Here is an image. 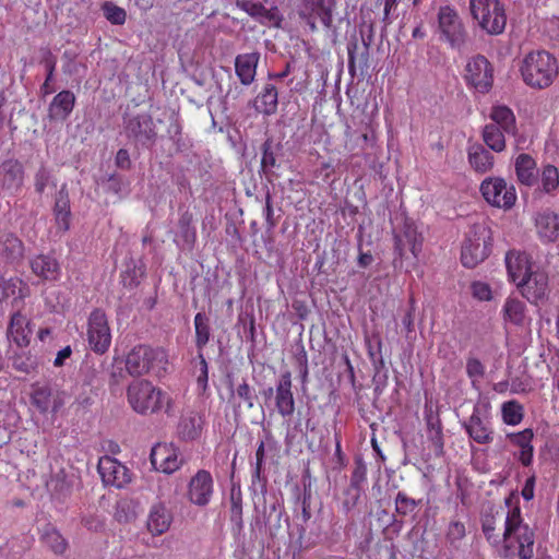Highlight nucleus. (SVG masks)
Masks as SVG:
<instances>
[{
  "instance_id": "1",
  "label": "nucleus",
  "mask_w": 559,
  "mask_h": 559,
  "mask_svg": "<svg viewBox=\"0 0 559 559\" xmlns=\"http://www.w3.org/2000/svg\"><path fill=\"white\" fill-rule=\"evenodd\" d=\"M481 531L503 557L533 558L534 532L523 523L519 507L488 506L481 513Z\"/></svg>"
},
{
  "instance_id": "2",
  "label": "nucleus",
  "mask_w": 559,
  "mask_h": 559,
  "mask_svg": "<svg viewBox=\"0 0 559 559\" xmlns=\"http://www.w3.org/2000/svg\"><path fill=\"white\" fill-rule=\"evenodd\" d=\"M127 400L130 407L140 415L168 413L171 399L162 389L147 380H134L127 388Z\"/></svg>"
},
{
  "instance_id": "3",
  "label": "nucleus",
  "mask_w": 559,
  "mask_h": 559,
  "mask_svg": "<svg viewBox=\"0 0 559 559\" xmlns=\"http://www.w3.org/2000/svg\"><path fill=\"white\" fill-rule=\"evenodd\" d=\"M522 79L532 88L549 87L559 73L557 59L546 50L527 53L520 67Z\"/></svg>"
},
{
  "instance_id": "4",
  "label": "nucleus",
  "mask_w": 559,
  "mask_h": 559,
  "mask_svg": "<svg viewBox=\"0 0 559 559\" xmlns=\"http://www.w3.org/2000/svg\"><path fill=\"white\" fill-rule=\"evenodd\" d=\"M166 357L164 352H120L114 357L112 378L122 371L130 376H142L152 372L156 377L166 371Z\"/></svg>"
},
{
  "instance_id": "5",
  "label": "nucleus",
  "mask_w": 559,
  "mask_h": 559,
  "mask_svg": "<svg viewBox=\"0 0 559 559\" xmlns=\"http://www.w3.org/2000/svg\"><path fill=\"white\" fill-rule=\"evenodd\" d=\"M492 230L486 222L474 223L465 234L461 247V263L474 269L491 253Z\"/></svg>"
},
{
  "instance_id": "6",
  "label": "nucleus",
  "mask_w": 559,
  "mask_h": 559,
  "mask_svg": "<svg viewBox=\"0 0 559 559\" xmlns=\"http://www.w3.org/2000/svg\"><path fill=\"white\" fill-rule=\"evenodd\" d=\"M469 7L473 17L488 34L499 35L504 31L507 15L499 0H471Z\"/></svg>"
},
{
  "instance_id": "7",
  "label": "nucleus",
  "mask_w": 559,
  "mask_h": 559,
  "mask_svg": "<svg viewBox=\"0 0 559 559\" xmlns=\"http://www.w3.org/2000/svg\"><path fill=\"white\" fill-rule=\"evenodd\" d=\"M479 191L488 204L504 211L512 209L518 199L514 186L501 177H487L481 181Z\"/></svg>"
},
{
  "instance_id": "8",
  "label": "nucleus",
  "mask_w": 559,
  "mask_h": 559,
  "mask_svg": "<svg viewBox=\"0 0 559 559\" xmlns=\"http://www.w3.org/2000/svg\"><path fill=\"white\" fill-rule=\"evenodd\" d=\"M335 9L336 0H300L297 12L310 31L316 32L318 21L321 22L324 28L330 29L333 26Z\"/></svg>"
},
{
  "instance_id": "9",
  "label": "nucleus",
  "mask_w": 559,
  "mask_h": 559,
  "mask_svg": "<svg viewBox=\"0 0 559 559\" xmlns=\"http://www.w3.org/2000/svg\"><path fill=\"white\" fill-rule=\"evenodd\" d=\"M438 28L441 39L451 48L460 49L466 40V32L457 12L450 5L440 7L438 12Z\"/></svg>"
},
{
  "instance_id": "10",
  "label": "nucleus",
  "mask_w": 559,
  "mask_h": 559,
  "mask_svg": "<svg viewBox=\"0 0 559 559\" xmlns=\"http://www.w3.org/2000/svg\"><path fill=\"white\" fill-rule=\"evenodd\" d=\"M464 79L476 92L486 94L493 84V67L485 56H474L465 66Z\"/></svg>"
},
{
  "instance_id": "11",
  "label": "nucleus",
  "mask_w": 559,
  "mask_h": 559,
  "mask_svg": "<svg viewBox=\"0 0 559 559\" xmlns=\"http://www.w3.org/2000/svg\"><path fill=\"white\" fill-rule=\"evenodd\" d=\"M87 341L92 349H108L111 333L108 319L103 309H94L87 319Z\"/></svg>"
},
{
  "instance_id": "12",
  "label": "nucleus",
  "mask_w": 559,
  "mask_h": 559,
  "mask_svg": "<svg viewBox=\"0 0 559 559\" xmlns=\"http://www.w3.org/2000/svg\"><path fill=\"white\" fill-rule=\"evenodd\" d=\"M98 473L105 485L123 488L131 481L129 468L111 456H103L98 461Z\"/></svg>"
},
{
  "instance_id": "13",
  "label": "nucleus",
  "mask_w": 559,
  "mask_h": 559,
  "mask_svg": "<svg viewBox=\"0 0 559 559\" xmlns=\"http://www.w3.org/2000/svg\"><path fill=\"white\" fill-rule=\"evenodd\" d=\"M183 460L177 448L168 443H157L151 451V463L155 469L171 474L179 469Z\"/></svg>"
},
{
  "instance_id": "14",
  "label": "nucleus",
  "mask_w": 559,
  "mask_h": 559,
  "mask_svg": "<svg viewBox=\"0 0 559 559\" xmlns=\"http://www.w3.org/2000/svg\"><path fill=\"white\" fill-rule=\"evenodd\" d=\"M213 495V478L210 472L200 469L190 479L188 485L187 497L189 501L195 506H206Z\"/></svg>"
},
{
  "instance_id": "15",
  "label": "nucleus",
  "mask_w": 559,
  "mask_h": 559,
  "mask_svg": "<svg viewBox=\"0 0 559 559\" xmlns=\"http://www.w3.org/2000/svg\"><path fill=\"white\" fill-rule=\"evenodd\" d=\"M126 133L142 144L154 143L157 136L155 123L151 115L140 114L126 121Z\"/></svg>"
},
{
  "instance_id": "16",
  "label": "nucleus",
  "mask_w": 559,
  "mask_h": 559,
  "mask_svg": "<svg viewBox=\"0 0 559 559\" xmlns=\"http://www.w3.org/2000/svg\"><path fill=\"white\" fill-rule=\"evenodd\" d=\"M23 182L24 168L17 159L10 158L0 164V190L13 195L21 190Z\"/></svg>"
},
{
  "instance_id": "17",
  "label": "nucleus",
  "mask_w": 559,
  "mask_h": 559,
  "mask_svg": "<svg viewBox=\"0 0 559 559\" xmlns=\"http://www.w3.org/2000/svg\"><path fill=\"white\" fill-rule=\"evenodd\" d=\"M12 313L8 328L9 341L17 347L23 348L28 346L31 341L29 322L22 313L24 307H12Z\"/></svg>"
},
{
  "instance_id": "18",
  "label": "nucleus",
  "mask_w": 559,
  "mask_h": 559,
  "mask_svg": "<svg viewBox=\"0 0 559 559\" xmlns=\"http://www.w3.org/2000/svg\"><path fill=\"white\" fill-rule=\"evenodd\" d=\"M506 266L509 278L519 286L535 264L526 252L513 249L506 254Z\"/></svg>"
},
{
  "instance_id": "19",
  "label": "nucleus",
  "mask_w": 559,
  "mask_h": 559,
  "mask_svg": "<svg viewBox=\"0 0 559 559\" xmlns=\"http://www.w3.org/2000/svg\"><path fill=\"white\" fill-rule=\"evenodd\" d=\"M32 273L43 281L56 282L61 276L59 261L52 254H37L29 261Z\"/></svg>"
},
{
  "instance_id": "20",
  "label": "nucleus",
  "mask_w": 559,
  "mask_h": 559,
  "mask_svg": "<svg viewBox=\"0 0 559 559\" xmlns=\"http://www.w3.org/2000/svg\"><path fill=\"white\" fill-rule=\"evenodd\" d=\"M423 237L412 224H405L401 233L394 235V249L400 258H403L406 250L414 257L421 251Z\"/></svg>"
},
{
  "instance_id": "21",
  "label": "nucleus",
  "mask_w": 559,
  "mask_h": 559,
  "mask_svg": "<svg viewBox=\"0 0 559 559\" xmlns=\"http://www.w3.org/2000/svg\"><path fill=\"white\" fill-rule=\"evenodd\" d=\"M542 242H555L559 239V216L550 210L538 212L534 219Z\"/></svg>"
},
{
  "instance_id": "22",
  "label": "nucleus",
  "mask_w": 559,
  "mask_h": 559,
  "mask_svg": "<svg viewBox=\"0 0 559 559\" xmlns=\"http://www.w3.org/2000/svg\"><path fill=\"white\" fill-rule=\"evenodd\" d=\"M528 299H540L548 289V275L538 266H534L524 281L518 286Z\"/></svg>"
},
{
  "instance_id": "23",
  "label": "nucleus",
  "mask_w": 559,
  "mask_h": 559,
  "mask_svg": "<svg viewBox=\"0 0 559 559\" xmlns=\"http://www.w3.org/2000/svg\"><path fill=\"white\" fill-rule=\"evenodd\" d=\"M25 254L23 241L13 233H4L0 236V259L8 264H20Z\"/></svg>"
},
{
  "instance_id": "24",
  "label": "nucleus",
  "mask_w": 559,
  "mask_h": 559,
  "mask_svg": "<svg viewBox=\"0 0 559 559\" xmlns=\"http://www.w3.org/2000/svg\"><path fill=\"white\" fill-rule=\"evenodd\" d=\"M76 97L69 90L60 91L55 95L48 106V117L50 120L64 121L71 115L75 106Z\"/></svg>"
},
{
  "instance_id": "25",
  "label": "nucleus",
  "mask_w": 559,
  "mask_h": 559,
  "mask_svg": "<svg viewBox=\"0 0 559 559\" xmlns=\"http://www.w3.org/2000/svg\"><path fill=\"white\" fill-rule=\"evenodd\" d=\"M276 408L278 413L284 416L293 415L295 411V401L292 392V378L289 372L281 376L276 385Z\"/></svg>"
},
{
  "instance_id": "26",
  "label": "nucleus",
  "mask_w": 559,
  "mask_h": 559,
  "mask_svg": "<svg viewBox=\"0 0 559 559\" xmlns=\"http://www.w3.org/2000/svg\"><path fill=\"white\" fill-rule=\"evenodd\" d=\"M468 436L477 443L487 444L492 441V429L490 421L483 418L478 409H475L465 423Z\"/></svg>"
},
{
  "instance_id": "27",
  "label": "nucleus",
  "mask_w": 559,
  "mask_h": 559,
  "mask_svg": "<svg viewBox=\"0 0 559 559\" xmlns=\"http://www.w3.org/2000/svg\"><path fill=\"white\" fill-rule=\"evenodd\" d=\"M471 168L477 174H486L493 168L495 156L481 144L474 143L467 148Z\"/></svg>"
},
{
  "instance_id": "28",
  "label": "nucleus",
  "mask_w": 559,
  "mask_h": 559,
  "mask_svg": "<svg viewBox=\"0 0 559 559\" xmlns=\"http://www.w3.org/2000/svg\"><path fill=\"white\" fill-rule=\"evenodd\" d=\"M515 174L521 185L533 187L538 180L536 160L527 153H521L514 163Z\"/></svg>"
},
{
  "instance_id": "29",
  "label": "nucleus",
  "mask_w": 559,
  "mask_h": 559,
  "mask_svg": "<svg viewBox=\"0 0 559 559\" xmlns=\"http://www.w3.org/2000/svg\"><path fill=\"white\" fill-rule=\"evenodd\" d=\"M259 52L238 55L235 59V72L243 85H250L255 78L259 63Z\"/></svg>"
},
{
  "instance_id": "30",
  "label": "nucleus",
  "mask_w": 559,
  "mask_h": 559,
  "mask_svg": "<svg viewBox=\"0 0 559 559\" xmlns=\"http://www.w3.org/2000/svg\"><path fill=\"white\" fill-rule=\"evenodd\" d=\"M53 215L57 227L62 231L69 230L71 222V209L69 191L66 183L60 187L58 193L56 194Z\"/></svg>"
},
{
  "instance_id": "31",
  "label": "nucleus",
  "mask_w": 559,
  "mask_h": 559,
  "mask_svg": "<svg viewBox=\"0 0 559 559\" xmlns=\"http://www.w3.org/2000/svg\"><path fill=\"white\" fill-rule=\"evenodd\" d=\"M501 312L506 323L523 326L530 321L526 313V305L518 297H508L502 306Z\"/></svg>"
},
{
  "instance_id": "32",
  "label": "nucleus",
  "mask_w": 559,
  "mask_h": 559,
  "mask_svg": "<svg viewBox=\"0 0 559 559\" xmlns=\"http://www.w3.org/2000/svg\"><path fill=\"white\" fill-rule=\"evenodd\" d=\"M171 520V514L167 508L162 503H157L150 510L146 526L152 535L158 536L169 530Z\"/></svg>"
},
{
  "instance_id": "33",
  "label": "nucleus",
  "mask_w": 559,
  "mask_h": 559,
  "mask_svg": "<svg viewBox=\"0 0 559 559\" xmlns=\"http://www.w3.org/2000/svg\"><path fill=\"white\" fill-rule=\"evenodd\" d=\"M489 118L490 124H497L508 135H515L518 132L515 115L511 108L506 105H495L491 107Z\"/></svg>"
},
{
  "instance_id": "34",
  "label": "nucleus",
  "mask_w": 559,
  "mask_h": 559,
  "mask_svg": "<svg viewBox=\"0 0 559 559\" xmlns=\"http://www.w3.org/2000/svg\"><path fill=\"white\" fill-rule=\"evenodd\" d=\"M534 433L532 429H524L518 433L508 436L510 441L520 448L519 461L524 466H530L533 462L534 448L532 445Z\"/></svg>"
},
{
  "instance_id": "35",
  "label": "nucleus",
  "mask_w": 559,
  "mask_h": 559,
  "mask_svg": "<svg viewBox=\"0 0 559 559\" xmlns=\"http://www.w3.org/2000/svg\"><path fill=\"white\" fill-rule=\"evenodd\" d=\"M39 63L44 66L46 70V78L44 83L40 85V94L46 97L55 92L52 82L55 79V72L57 67V58L50 50V48H40V60Z\"/></svg>"
},
{
  "instance_id": "36",
  "label": "nucleus",
  "mask_w": 559,
  "mask_h": 559,
  "mask_svg": "<svg viewBox=\"0 0 559 559\" xmlns=\"http://www.w3.org/2000/svg\"><path fill=\"white\" fill-rule=\"evenodd\" d=\"M278 105L277 88L273 84H265L254 100L255 109L266 116L275 114Z\"/></svg>"
},
{
  "instance_id": "37",
  "label": "nucleus",
  "mask_w": 559,
  "mask_h": 559,
  "mask_svg": "<svg viewBox=\"0 0 559 559\" xmlns=\"http://www.w3.org/2000/svg\"><path fill=\"white\" fill-rule=\"evenodd\" d=\"M506 135L508 134L501 128L490 123H487L481 132L484 143L496 153L506 150Z\"/></svg>"
},
{
  "instance_id": "38",
  "label": "nucleus",
  "mask_w": 559,
  "mask_h": 559,
  "mask_svg": "<svg viewBox=\"0 0 559 559\" xmlns=\"http://www.w3.org/2000/svg\"><path fill=\"white\" fill-rule=\"evenodd\" d=\"M357 50H358L357 41H350L347 46V53H348V71L352 75L355 74L357 63L360 69L368 67L369 45L364 41V50L361 51V53L359 56H357V53H356Z\"/></svg>"
},
{
  "instance_id": "39",
  "label": "nucleus",
  "mask_w": 559,
  "mask_h": 559,
  "mask_svg": "<svg viewBox=\"0 0 559 559\" xmlns=\"http://www.w3.org/2000/svg\"><path fill=\"white\" fill-rule=\"evenodd\" d=\"M193 224V215L189 211L183 212L178 221L180 236L188 247H192L197 240V230Z\"/></svg>"
},
{
  "instance_id": "40",
  "label": "nucleus",
  "mask_w": 559,
  "mask_h": 559,
  "mask_svg": "<svg viewBox=\"0 0 559 559\" xmlns=\"http://www.w3.org/2000/svg\"><path fill=\"white\" fill-rule=\"evenodd\" d=\"M31 401L40 413H47L51 407V390L48 386L33 385Z\"/></svg>"
},
{
  "instance_id": "41",
  "label": "nucleus",
  "mask_w": 559,
  "mask_h": 559,
  "mask_svg": "<svg viewBox=\"0 0 559 559\" xmlns=\"http://www.w3.org/2000/svg\"><path fill=\"white\" fill-rule=\"evenodd\" d=\"M230 521L238 530L242 528V493L240 487L236 486L230 489Z\"/></svg>"
},
{
  "instance_id": "42",
  "label": "nucleus",
  "mask_w": 559,
  "mask_h": 559,
  "mask_svg": "<svg viewBox=\"0 0 559 559\" xmlns=\"http://www.w3.org/2000/svg\"><path fill=\"white\" fill-rule=\"evenodd\" d=\"M502 419L507 425H519L524 417L523 406L516 401H509L502 404Z\"/></svg>"
},
{
  "instance_id": "43",
  "label": "nucleus",
  "mask_w": 559,
  "mask_h": 559,
  "mask_svg": "<svg viewBox=\"0 0 559 559\" xmlns=\"http://www.w3.org/2000/svg\"><path fill=\"white\" fill-rule=\"evenodd\" d=\"M195 343L199 348L206 345L210 340V320L205 313L198 312L194 317Z\"/></svg>"
},
{
  "instance_id": "44",
  "label": "nucleus",
  "mask_w": 559,
  "mask_h": 559,
  "mask_svg": "<svg viewBox=\"0 0 559 559\" xmlns=\"http://www.w3.org/2000/svg\"><path fill=\"white\" fill-rule=\"evenodd\" d=\"M102 11L106 20L112 25H123L127 21V12L111 1L102 4Z\"/></svg>"
},
{
  "instance_id": "45",
  "label": "nucleus",
  "mask_w": 559,
  "mask_h": 559,
  "mask_svg": "<svg viewBox=\"0 0 559 559\" xmlns=\"http://www.w3.org/2000/svg\"><path fill=\"white\" fill-rule=\"evenodd\" d=\"M10 359L17 371L25 373L33 371L37 364L31 352H14V355Z\"/></svg>"
},
{
  "instance_id": "46",
  "label": "nucleus",
  "mask_w": 559,
  "mask_h": 559,
  "mask_svg": "<svg viewBox=\"0 0 559 559\" xmlns=\"http://www.w3.org/2000/svg\"><path fill=\"white\" fill-rule=\"evenodd\" d=\"M114 516L120 523H128L134 520L136 512L133 502L129 499H120L116 503Z\"/></svg>"
},
{
  "instance_id": "47",
  "label": "nucleus",
  "mask_w": 559,
  "mask_h": 559,
  "mask_svg": "<svg viewBox=\"0 0 559 559\" xmlns=\"http://www.w3.org/2000/svg\"><path fill=\"white\" fill-rule=\"evenodd\" d=\"M542 186L546 193H550L559 187V171L554 165H546L542 171Z\"/></svg>"
},
{
  "instance_id": "48",
  "label": "nucleus",
  "mask_w": 559,
  "mask_h": 559,
  "mask_svg": "<svg viewBox=\"0 0 559 559\" xmlns=\"http://www.w3.org/2000/svg\"><path fill=\"white\" fill-rule=\"evenodd\" d=\"M237 7L252 17L271 19L270 11L260 2L252 0H238Z\"/></svg>"
},
{
  "instance_id": "49",
  "label": "nucleus",
  "mask_w": 559,
  "mask_h": 559,
  "mask_svg": "<svg viewBox=\"0 0 559 559\" xmlns=\"http://www.w3.org/2000/svg\"><path fill=\"white\" fill-rule=\"evenodd\" d=\"M43 538L46 546L57 555H62L67 550V540L58 531L49 530L44 534Z\"/></svg>"
},
{
  "instance_id": "50",
  "label": "nucleus",
  "mask_w": 559,
  "mask_h": 559,
  "mask_svg": "<svg viewBox=\"0 0 559 559\" xmlns=\"http://www.w3.org/2000/svg\"><path fill=\"white\" fill-rule=\"evenodd\" d=\"M419 501L409 498L405 492L399 491L395 497V511L397 514L405 516L413 513L418 507Z\"/></svg>"
},
{
  "instance_id": "51",
  "label": "nucleus",
  "mask_w": 559,
  "mask_h": 559,
  "mask_svg": "<svg viewBox=\"0 0 559 559\" xmlns=\"http://www.w3.org/2000/svg\"><path fill=\"white\" fill-rule=\"evenodd\" d=\"M193 373L197 377L199 388L204 391L207 386V362L202 354H199L198 357L193 360Z\"/></svg>"
},
{
  "instance_id": "52",
  "label": "nucleus",
  "mask_w": 559,
  "mask_h": 559,
  "mask_svg": "<svg viewBox=\"0 0 559 559\" xmlns=\"http://www.w3.org/2000/svg\"><path fill=\"white\" fill-rule=\"evenodd\" d=\"M201 427L195 417H186L180 421L179 433L185 439H195L200 433Z\"/></svg>"
},
{
  "instance_id": "53",
  "label": "nucleus",
  "mask_w": 559,
  "mask_h": 559,
  "mask_svg": "<svg viewBox=\"0 0 559 559\" xmlns=\"http://www.w3.org/2000/svg\"><path fill=\"white\" fill-rule=\"evenodd\" d=\"M235 400H239L237 406L240 407L243 403L248 408H252L255 395L247 382H242L237 386L233 393Z\"/></svg>"
},
{
  "instance_id": "54",
  "label": "nucleus",
  "mask_w": 559,
  "mask_h": 559,
  "mask_svg": "<svg viewBox=\"0 0 559 559\" xmlns=\"http://www.w3.org/2000/svg\"><path fill=\"white\" fill-rule=\"evenodd\" d=\"M471 293L479 301H489L492 298L490 285L481 281H475L471 284Z\"/></svg>"
},
{
  "instance_id": "55",
  "label": "nucleus",
  "mask_w": 559,
  "mask_h": 559,
  "mask_svg": "<svg viewBox=\"0 0 559 559\" xmlns=\"http://www.w3.org/2000/svg\"><path fill=\"white\" fill-rule=\"evenodd\" d=\"M367 467L361 460L355 462V467L350 477V487L360 488L361 484L366 480Z\"/></svg>"
},
{
  "instance_id": "56",
  "label": "nucleus",
  "mask_w": 559,
  "mask_h": 559,
  "mask_svg": "<svg viewBox=\"0 0 559 559\" xmlns=\"http://www.w3.org/2000/svg\"><path fill=\"white\" fill-rule=\"evenodd\" d=\"M465 536V525L460 521H452L447 531V539L454 544Z\"/></svg>"
},
{
  "instance_id": "57",
  "label": "nucleus",
  "mask_w": 559,
  "mask_h": 559,
  "mask_svg": "<svg viewBox=\"0 0 559 559\" xmlns=\"http://www.w3.org/2000/svg\"><path fill=\"white\" fill-rule=\"evenodd\" d=\"M408 304H409V308L404 313V316L401 320L402 326L406 331L407 334L414 331V317H415V310H416V302H415L414 297L409 298Z\"/></svg>"
},
{
  "instance_id": "58",
  "label": "nucleus",
  "mask_w": 559,
  "mask_h": 559,
  "mask_svg": "<svg viewBox=\"0 0 559 559\" xmlns=\"http://www.w3.org/2000/svg\"><path fill=\"white\" fill-rule=\"evenodd\" d=\"M361 488H355L348 486L345 490V499L343 501V509L348 512L350 511L358 502L360 498Z\"/></svg>"
},
{
  "instance_id": "59",
  "label": "nucleus",
  "mask_w": 559,
  "mask_h": 559,
  "mask_svg": "<svg viewBox=\"0 0 559 559\" xmlns=\"http://www.w3.org/2000/svg\"><path fill=\"white\" fill-rule=\"evenodd\" d=\"M50 179L49 171L45 167H40L35 174L34 186L37 193H44Z\"/></svg>"
},
{
  "instance_id": "60",
  "label": "nucleus",
  "mask_w": 559,
  "mask_h": 559,
  "mask_svg": "<svg viewBox=\"0 0 559 559\" xmlns=\"http://www.w3.org/2000/svg\"><path fill=\"white\" fill-rule=\"evenodd\" d=\"M333 174L334 165L331 160H328L320 164V166L314 170L313 176L324 182H328Z\"/></svg>"
},
{
  "instance_id": "61",
  "label": "nucleus",
  "mask_w": 559,
  "mask_h": 559,
  "mask_svg": "<svg viewBox=\"0 0 559 559\" xmlns=\"http://www.w3.org/2000/svg\"><path fill=\"white\" fill-rule=\"evenodd\" d=\"M276 164V158L274 153L271 151L270 145L265 143L263 145V153L261 158V167L263 171H267L269 169L273 168Z\"/></svg>"
},
{
  "instance_id": "62",
  "label": "nucleus",
  "mask_w": 559,
  "mask_h": 559,
  "mask_svg": "<svg viewBox=\"0 0 559 559\" xmlns=\"http://www.w3.org/2000/svg\"><path fill=\"white\" fill-rule=\"evenodd\" d=\"M117 167L121 169H129L131 167V159L129 152L126 148L118 150L115 158Z\"/></svg>"
},
{
  "instance_id": "63",
  "label": "nucleus",
  "mask_w": 559,
  "mask_h": 559,
  "mask_svg": "<svg viewBox=\"0 0 559 559\" xmlns=\"http://www.w3.org/2000/svg\"><path fill=\"white\" fill-rule=\"evenodd\" d=\"M264 459V442L262 441L255 452V469L253 474L254 479H260L262 473V464Z\"/></svg>"
},
{
  "instance_id": "64",
  "label": "nucleus",
  "mask_w": 559,
  "mask_h": 559,
  "mask_svg": "<svg viewBox=\"0 0 559 559\" xmlns=\"http://www.w3.org/2000/svg\"><path fill=\"white\" fill-rule=\"evenodd\" d=\"M534 485H535V476L532 475L526 479L525 485L522 489V496L527 501L533 499V497H534Z\"/></svg>"
}]
</instances>
